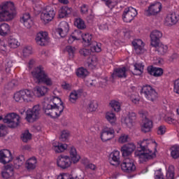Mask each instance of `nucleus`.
<instances>
[{"mask_svg":"<svg viewBox=\"0 0 179 179\" xmlns=\"http://www.w3.org/2000/svg\"><path fill=\"white\" fill-rule=\"evenodd\" d=\"M157 152V143L153 140L144 139L139 142L134 152L135 157H138L140 163H145L156 157Z\"/></svg>","mask_w":179,"mask_h":179,"instance_id":"1","label":"nucleus"},{"mask_svg":"<svg viewBox=\"0 0 179 179\" xmlns=\"http://www.w3.org/2000/svg\"><path fill=\"white\" fill-rule=\"evenodd\" d=\"M16 16L15 3L12 1H5L0 6V22H9Z\"/></svg>","mask_w":179,"mask_h":179,"instance_id":"2","label":"nucleus"},{"mask_svg":"<svg viewBox=\"0 0 179 179\" xmlns=\"http://www.w3.org/2000/svg\"><path fill=\"white\" fill-rule=\"evenodd\" d=\"M32 76L36 79L38 83H44L47 86H52V80L45 71L44 66L39 65L32 71Z\"/></svg>","mask_w":179,"mask_h":179,"instance_id":"3","label":"nucleus"},{"mask_svg":"<svg viewBox=\"0 0 179 179\" xmlns=\"http://www.w3.org/2000/svg\"><path fill=\"white\" fill-rule=\"evenodd\" d=\"M13 99L17 103H31L34 101V92L29 89L22 90L14 94Z\"/></svg>","mask_w":179,"mask_h":179,"instance_id":"4","label":"nucleus"},{"mask_svg":"<svg viewBox=\"0 0 179 179\" xmlns=\"http://www.w3.org/2000/svg\"><path fill=\"white\" fill-rule=\"evenodd\" d=\"M2 120L3 122L7 124L9 128H16L20 124V116L15 113L7 114L4 118L0 116V121Z\"/></svg>","mask_w":179,"mask_h":179,"instance_id":"5","label":"nucleus"},{"mask_svg":"<svg viewBox=\"0 0 179 179\" xmlns=\"http://www.w3.org/2000/svg\"><path fill=\"white\" fill-rule=\"evenodd\" d=\"M55 17V10L50 6H47L41 13V20L45 24L50 23Z\"/></svg>","mask_w":179,"mask_h":179,"instance_id":"6","label":"nucleus"},{"mask_svg":"<svg viewBox=\"0 0 179 179\" xmlns=\"http://www.w3.org/2000/svg\"><path fill=\"white\" fill-rule=\"evenodd\" d=\"M141 96H144L150 101H155L157 99V92L149 85L143 86L141 90Z\"/></svg>","mask_w":179,"mask_h":179,"instance_id":"7","label":"nucleus"},{"mask_svg":"<svg viewBox=\"0 0 179 179\" xmlns=\"http://www.w3.org/2000/svg\"><path fill=\"white\" fill-rule=\"evenodd\" d=\"M44 111L46 115H49L51 118H58L64 111V106L57 108L53 105H47L46 107L44 108Z\"/></svg>","mask_w":179,"mask_h":179,"instance_id":"8","label":"nucleus"},{"mask_svg":"<svg viewBox=\"0 0 179 179\" xmlns=\"http://www.w3.org/2000/svg\"><path fill=\"white\" fill-rule=\"evenodd\" d=\"M40 105L34 106L31 109H29L26 113V120L28 122H34L36 120H38L40 117Z\"/></svg>","mask_w":179,"mask_h":179,"instance_id":"9","label":"nucleus"},{"mask_svg":"<svg viewBox=\"0 0 179 179\" xmlns=\"http://www.w3.org/2000/svg\"><path fill=\"white\" fill-rule=\"evenodd\" d=\"M121 169L124 173H132L136 170V166L134 159L131 157L125 158L121 163Z\"/></svg>","mask_w":179,"mask_h":179,"instance_id":"10","label":"nucleus"},{"mask_svg":"<svg viewBox=\"0 0 179 179\" xmlns=\"http://www.w3.org/2000/svg\"><path fill=\"white\" fill-rule=\"evenodd\" d=\"M138 15V11L133 7H127L124 8L122 19L125 23H131L135 17Z\"/></svg>","mask_w":179,"mask_h":179,"instance_id":"11","label":"nucleus"},{"mask_svg":"<svg viewBox=\"0 0 179 179\" xmlns=\"http://www.w3.org/2000/svg\"><path fill=\"white\" fill-rule=\"evenodd\" d=\"M115 136V131L113 127H103L101 132V139L102 142H107V141H110Z\"/></svg>","mask_w":179,"mask_h":179,"instance_id":"12","label":"nucleus"},{"mask_svg":"<svg viewBox=\"0 0 179 179\" xmlns=\"http://www.w3.org/2000/svg\"><path fill=\"white\" fill-rule=\"evenodd\" d=\"M72 164V161H71V158L66 155H60L57 157V165L60 169H68V167L71 166Z\"/></svg>","mask_w":179,"mask_h":179,"instance_id":"13","label":"nucleus"},{"mask_svg":"<svg viewBox=\"0 0 179 179\" xmlns=\"http://www.w3.org/2000/svg\"><path fill=\"white\" fill-rule=\"evenodd\" d=\"M150 37L152 47H157L160 43V38L163 37V34L159 30H154L151 32Z\"/></svg>","mask_w":179,"mask_h":179,"instance_id":"14","label":"nucleus"},{"mask_svg":"<svg viewBox=\"0 0 179 179\" xmlns=\"http://www.w3.org/2000/svg\"><path fill=\"white\" fill-rule=\"evenodd\" d=\"M36 43L38 45L44 46L48 44V33L45 31H41L36 34Z\"/></svg>","mask_w":179,"mask_h":179,"instance_id":"15","label":"nucleus"},{"mask_svg":"<svg viewBox=\"0 0 179 179\" xmlns=\"http://www.w3.org/2000/svg\"><path fill=\"white\" fill-rule=\"evenodd\" d=\"M11 160H13V158L9 150L4 149L0 150V163L7 164V163H10Z\"/></svg>","mask_w":179,"mask_h":179,"instance_id":"16","label":"nucleus"},{"mask_svg":"<svg viewBox=\"0 0 179 179\" xmlns=\"http://www.w3.org/2000/svg\"><path fill=\"white\" fill-rule=\"evenodd\" d=\"M132 45L134 47V51L137 55H141L143 54L145 43L141 39H134L132 41Z\"/></svg>","mask_w":179,"mask_h":179,"instance_id":"17","label":"nucleus"},{"mask_svg":"<svg viewBox=\"0 0 179 179\" xmlns=\"http://www.w3.org/2000/svg\"><path fill=\"white\" fill-rule=\"evenodd\" d=\"M56 31L60 37H65L69 32V24H68L66 21H62L58 28L56 29Z\"/></svg>","mask_w":179,"mask_h":179,"instance_id":"18","label":"nucleus"},{"mask_svg":"<svg viewBox=\"0 0 179 179\" xmlns=\"http://www.w3.org/2000/svg\"><path fill=\"white\" fill-rule=\"evenodd\" d=\"M160 10H162V3L157 2L148 7V9L145 10V14H147L148 16L157 15Z\"/></svg>","mask_w":179,"mask_h":179,"instance_id":"19","label":"nucleus"},{"mask_svg":"<svg viewBox=\"0 0 179 179\" xmlns=\"http://www.w3.org/2000/svg\"><path fill=\"white\" fill-rule=\"evenodd\" d=\"M179 20V17L176 13H172L166 15L164 20L165 26H174Z\"/></svg>","mask_w":179,"mask_h":179,"instance_id":"20","label":"nucleus"},{"mask_svg":"<svg viewBox=\"0 0 179 179\" xmlns=\"http://www.w3.org/2000/svg\"><path fill=\"white\" fill-rule=\"evenodd\" d=\"M20 22L23 24L24 27L30 29L34 24L33 19L29 13L23 14L20 18Z\"/></svg>","mask_w":179,"mask_h":179,"instance_id":"21","label":"nucleus"},{"mask_svg":"<svg viewBox=\"0 0 179 179\" xmlns=\"http://www.w3.org/2000/svg\"><path fill=\"white\" fill-rule=\"evenodd\" d=\"M148 73L151 76H154L155 78H160L164 73V70L159 67H155L153 66H150L147 69Z\"/></svg>","mask_w":179,"mask_h":179,"instance_id":"22","label":"nucleus"},{"mask_svg":"<svg viewBox=\"0 0 179 179\" xmlns=\"http://www.w3.org/2000/svg\"><path fill=\"white\" fill-rule=\"evenodd\" d=\"M82 93H83V90L82 89L73 90L69 94V100L70 103L75 104L80 96H82Z\"/></svg>","mask_w":179,"mask_h":179,"instance_id":"23","label":"nucleus"},{"mask_svg":"<svg viewBox=\"0 0 179 179\" xmlns=\"http://www.w3.org/2000/svg\"><path fill=\"white\" fill-rule=\"evenodd\" d=\"M109 161L112 166L120 165V151L115 150L109 155Z\"/></svg>","mask_w":179,"mask_h":179,"instance_id":"24","label":"nucleus"},{"mask_svg":"<svg viewBox=\"0 0 179 179\" xmlns=\"http://www.w3.org/2000/svg\"><path fill=\"white\" fill-rule=\"evenodd\" d=\"M136 149V146L135 144L131 143L129 144L124 145L123 147H122V152L123 156H129L134 150Z\"/></svg>","mask_w":179,"mask_h":179,"instance_id":"25","label":"nucleus"},{"mask_svg":"<svg viewBox=\"0 0 179 179\" xmlns=\"http://www.w3.org/2000/svg\"><path fill=\"white\" fill-rule=\"evenodd\" d=\"M112 78H127V68H117L115 69L112 74Z\"/></svg>","mask_w":179,"mask_h":179,"instance_id":"26","label":"nucleus"},{"mask_svg":"<svg viewBox=\"0 0 179 179\" xmlns=\"http://www.w3.org/2000/svg\"><path fill=\"white\" fill-rule=\"evenodd\" d=\"M153 128V122L148 118H145L143 121V125L141 126V131L146 134L150 132Z\"/></svg>","mask_w":179,"mask_h":179,"instance_id":"27","label":"nucleus"},{"mask_svg":"<svg viewBox=\"0 0 179 179\" xmlns=\"http://www.w3.org/2000/svg\"><path fill=\"white\" fill-rule=\"evenodd\" d=\"M70 159L73 163H78L80 160V155L78 154V151H76V148L73 146L70 148L69 150Z\"/></svg>","mask_w":179,"mask_h":179,"instance_id":"28","label":"nucleus"},{"mask_svg":"<svg viewBox=\"0 0 179 179\" xmlns=\"http://www.w3.org/2000/svg\"><path fill=\"white\" fill-rule=\"evenodd\" d=\"M52 146L53 150H55L56 153H61L62 152H65V150L68 149V145L62 144L57 141L52 143Z\"/></svg>","mask_w":179,"mask_h":179,"instance_id":"29","label":"nucleus"},{"mask_svg":"<svg viewBox=\"0 0 179 179\" xmlns=\"http://www.w3.org/2000/svg\"><path fill=\"white\" fill-rule=\"evenodd\" d=\"M80 34L81 35H78V37H82L83 44H84L85 47H89V45L92 43V38H93V36L89 33L82 34V31H80Z\"/></svg>","mask_w":179,"mask_h":179,"instance_id":"30","label":"nucleus"},{"mask_svg":"<svg viewBox=\"0 0 179 179\" xmlns=\"http://www.w3.org/2000/svg\"><path fill=\"white\" fill-rule=\"evenodd\" d=\"M71 13L72 8L64 6L59 11V17H60L61 19H64V17H66L68 15H71Z\"/></svg>","mask_w":179,"mask_h":179,"instance_id":"31","label":"nucleus"},{"mask_svg":"<svg viewBox=\"0 0 179 179\" xmlns=\"http://www.w3.org/2000/svg\"><path fill=\"white\" fill-rule=\"evenodd\" d=\"M135 120H136V113L134 112L129 113L127 117L124 119V124H126L127 127H131Z\"/></svg>","mask_w":179,"mask_h":179,"instance_id":"32","label":"nucleus"},{"mask_svg":"<svg viewBox=\"0 0 179 179\" xmlns=\"http://www.w3.org/2000/svg\"><path fill=\"white\" fill-rule=\"evenodd\" d=\"M76 75L78 78L85 79L87 76H89V71L84 67H79L76 70Z\"/></svg>","mask_w":179,"mask_h":179,"instance_id":"33","label":"nucleus"},{"mask_svg":"<svg viewBox=\"0 0 179 179\" xmlns=\"http://www.w3.org/2000/svg\"><path fill=\"white\" fill-rule=\"evenodd\" d=\"M36 164H37V159H36V157H32L27 161L25 166L27 170H34V169H36Z\"/></svg>","mask_w":179,"mask_h":179,"instance_id":"34","label":"nucleus"},{"mask_svg":"<svg viewBox=\"0 0 179 179\" xmlns=\"http://www.w3.org/2000/svg\"><path fill=\"white\" fill-rule=\"evenodd\" d=\"M34 91L37 97H41L48 92V87L45 86H38L35 88Z\"/></svg>","mask_w":179,"mask_h":179,"instance_id":"35","label":"nucleus"},{"mask_svg":"<svg viewBox=\"0 0 179 179\" xmlns=\"http://www.w3.org/2000/svg\"><path fill=\"white\" fill-rule=\"evenodd\" d=\"M49 105H52L53 107H57V108H59V107H64L62 100H61L58 96L53 97Z\"/></svg>","mask_w":179,"mask_h":179,"instance_id":"36","label":"nucleus"},{"mask_svg":"<svg viewBox=\"0 0 179 179\" xmlns=\"http://www.w3.org/2000/svg\"><path fill=\"white\" fill-rule=\"evenodd\" d=\"M8 47H10V48H17V47L20 45V43L19 42V41H17V39H16L13 36H10L8 38Z\"/></svg>","mask_w":179,"mask_h":179,"instance_id":"37","label":"nucleus"},{"mask_svg":"<svg viewBox=\"0 0 179 179\" xmlns=\"http://www.w3.org/2000/svg\"><path fill=\"white\" fill-rule=\"evenodd\" d=\"M87 65L90 69H94L97 66V58L96 57H90L87 60Z\"/></svg>","mask_w":179,"mask_h":179,"instance_id":"38","label":"nucleus"},{"mask_svg":"<svg viewBox=\"0 0 179 179\" xmlns=\"http://www.w3.org/2000/svg\"><path fill=\"white\" fill-rule=\"evenodd\" d=\"M79 36H81L80 30L74 31V33H73L68 39L69 44H72L76 40H80Z\"/></svg>","mask_w":179,"mask_h":179,"instance_id":"39","label":"nucleus"},{"mask_svg":"<svg viewBox=\"0 0 179 179\" xmlns=\"http://www.w3.org/2000/svg\"><path fill=\"white\" fill-rule=\"evenodd\" d=\"M10 31V27L6 23L0 24V36H6Z\"/></svg>","mask_w":179,"mask_h":179,"instance_id":"40","label":"nucleus"},{"mask_svg":"<svg viewBox=\"0 0 179 179\" xmlns=\"http://www.w3.org/2000/svg\"><path fill=\"white\" fill-rule=\"evenodd\" d=\"M13 163L15 169H19L20 167H22V166H23V164L24 163V157L23 155L17 157L13 160Z\"/></svg>","mask_w":179,"mask_h":179,"instance_id":"41","label":"nucleus"},{"mask_svg":"<svg viewBox=\"0 0 179 179\" xmlns=\"http://www.w3.org/2000/svg\"><path fill=\"white\" fill-rule=\"evenodd\" d=\"M154 48H156L159 55H164V54L167 52V50H169V47L167 45H163V43H160V42L157 46Z\"/></svg>","mask_w":179,"mask_h":179,"instance_id":"42","label":"nucleus"},{"mask_svg":"<svg viewBox=\"0 0 179 179\" xmlns=\"http://www.w3.org/2000/svg\"><path fill=\"white\" fill-rule=\"evenodd\" d=\"M143 73V66L141 63H136L134 64V71L133 74L138 76L139 75H142Z\"/></svg>","mask_w":179,"mask_h":179,"instance_id":"43","label":"nucleus"},{"mask_svg":"<svg viewBox=\"0 0 179 179\" xmlns=\"http://www.w3.org/2000/svg\"><path fill=\"white\" fill-rule=\"evenodd\" d=\"M171 156L173 159H179V145H175L171 148Z\"/></svg>","mask_w":179,"mask_h":179,"instance_id":"44","label":"nucleus"},{"mask_svg":"<svg viewBox=\"0 0 179 179\" xmlns=\"http://www.w3.org/2000/svg\"><path fill=\"white\" fill-rule=\"evenodd\" d=\"M90 45H91V51L92 52H101V43L94 41V42H91V44Z\"/></svg>","mask_w":179,"mask_h":179,"instance_id":"45","label":"nucleus"},{"mask_svg":"<svg viewBox=\"0 0 179 179\" xmlns=\"http://www.w3.org/2000/svg\"><path fill=\"white\" fill-rule=\"evenodd\" d=\"M106 118L111 125H113V124H115V122L117 121V117H115V114L111 112H107L106 114Z\"/></svg>","mask_w":179,"mask_h":179,"instance_id":"46","label":"nucleus"},{"mask_svg":"<svg viewBox=\"0 0 179 179\" xmlns=\"http://www.w3.org/2000/svg\"><path fill=\"white\" fill-rule=\"evenodd\" d=\"M1 176L3 177V178L5 179L12 178V177L13 176V169L10 168L4 170L1 173Z\"/></svg>","mask_w":179,"mask_h":179,"instance_id":"47","label":"nucleus"},{"mask_svg":"<svg viewBox=\"0 0 179 179\" xmlns=\"http://www.w3.org/2000/svg\"><path fill=\"white\" fill-rule=\"evenodd\" d=\"M75 26L80 29V30H83V29H86V24H85V21L82 20V18H76L74 22Z\"/></svg>","mask_w":179,"mask_h":179,"instance_id":"48","label":"nucleus"},{"mask_svg":"<svg viewBox=\"0 0 179 179\" xmlns=\"http://www.w3.org/2000/svg\"><path fill=\"white\" fill-rule=\"evenodd\" d=\"M109 8V9H113L114 7L117 6L118 5V2H120V0H102Z\"/></svg>","mask_w":179,"mask_h":179,"instance_id":"49","label":"nucleus"},{"mask_svg":"<svg viewBox=\"0 0 179 179\" xmlns=\"http://www.w3.org/2000/svg\"><path fill=\"white\" fill-rule=\"evenodd\" d=\"M31 54H33V48L31 46H25L23 48L22 55L24 57V58L31 55Z\"/></svg>","mask_w":179,"mask_h":179,"instance_id":"50","label":"nucleus"},{"mask_svg":"<svg viewBox=\"0 0 179 179\" xmlns=\"http://www.w3.org/2000/svg\"><path fill=\"white\" fill-rule=\"evenodd\" d=\"M110 107H112L114 111H116L117 113H118V111L121 110V104L117 101H115V100L111 101L110 103Z\"/></svg>","mask_w":179,"mask_h":179,"instance_id":"51","label":"nucleus"},{"mask_svg":"<svg viewBox=\"0 0 179 179\" xmlns=\"http://www.w3.org/2000/svg\"><path fill=\"white\" fill-rule=\"evenodd\" d=\"M97 107H99V105L96 101H91L88 105V109L90 111H96V110H97Z\"/></svg>","mask_w":179,"mask_h":179,"instance_id":"52","label":"nucleus"},{"mask_svg":"<svg viewBox=\"0 0 179 179\" xmlns=\"http://www.w3.org/2000/svg\"><path fill=\"white\" fill-rule=\"evenodd\" d=\"M66 51L68 52L70 57H73V55H75V52H76V48L75 47L69 45L66 47Z\"/></svg>","mask_w":179,"mask_h":179,"instance_id":"53","label":"nucleus"},{"mask_svg":"<svg viewBox=\"0 0 179 179\" xmlns=\"http://www.w3.org/2000/svg\"><path fill=\"white\" fill-rule=\"evenodd\" d=\"M164 121L165 122H167V124H176V122H177V120H176L172 115L169 116L167 115L164 117Z\"/></svg>","mask_w":179,"mask_h":179,"instance_id":"54","label":"nucleus"},{"mask_svg":"<svg viewBox=\"0 0 179 179\" xmlns=\"http://www.w3.org/2000/svg\"><path fill=\"white\" fill-rule=\"evenodd\" d=\"M21 139L24 142H27L28 141H30L31 139V134L28 131L22 134V136H21Z\"/></svg>","mask_w":179,"mask_h":179,"instance_id":"55","label":"nucleus"},{"mask_svg":"<svg viewBox=\"0 0 179 179\" xmlns=\"http://www.w3.org/2000/svg\"><path fill=\"white\" fill-rule=\"evenodd\" d=\"M90 52H92V49L83 48L80 50V55H83V57H88L90 55Z\"/></svg>","mask_w":179,"mask_h":179,"instance_id":"56","label":"nucleus"},{"mask_svg":"<svg viewBox=\"0 0 179 179\" xmlns=\"http://www.w3.org/2000/svg\"><path fill=\"white\" fill-rule=\"evenodd\" d=\"M61 138L62 141H63V142H65V141H66V139L69 138V131L67 130L63 131L61 134Z\"/></svg>","mask_w":179,"mask_h":179,"instance_id":"57","label":"nucleus"},{"mask_svg":"<svg viewBox=\"0 0 179 179\" xmlns=\"http://www.w3.org/2000/svg\"><path fill=\"white\" fill-rule=\"evenodd\" d=\"M87 12H89V7L86 4H83L80 6V13L82 15H87Z\"/></svg>","mask_w":179,"mask_h":179,"instance_id":"58","label":"nucleus"},{"mask_svg":"<svg viewBox=\"0 0 179 179\" xmlns=\"http://www.w3.org/2000/svg\"><path fill=\"white\" fill-rule=\"evenodd\" d=\"M166 126L161 125L158 127L157 134L158 135H164L166 134Z\"/></svg>","mask_w":179,"mask_h":179,"instance_id":"59","label":"nucleus"},{"mask_svg":"<svg viewBox=\"0 0 179 179\" xmlns=\"http://www.w3.org/2000/svg\"><path fill=\"white\" fill-rule=\"evenodd\" d=\"M128 141V135L122 134L121 136L119 138V143H125V142Z\"/></svg>","mask_w":179,"mask_h":179,"instance_id":"60","label":"nucleus"},{"mask_svg":"<svg viewBox=\"0 0 179 179\" xmlns=\"http://www.w3.org/2000/svg\"><path fill=\"white\" fill-rule=\"evenodd\" d=\"M62 87L64 90H71V89H72V85L66 82H64L62 84Z\"/></svg>","mask_w":179,"mask_h":179,"instance_id":"61","label":"nucleus"},{"mask_svg":"<svg viewBox=\"0 0 179 179\" xmlns=\"http://www.w3.org/2000/svg\"><path fill=\"white\" fill-rule=\"evenodd\" d=\"M6 134V127L3 124H0V136H5Z\"/></svg>","mask_w":179,"mask_h":179,"instance_id":"62","label":"nucleus"},{"mask_svg":"<svg viewBox=\"0 0 179 179\" xmlns=\"http://www.w3.org/2000/svg\"><path fill=\"white\" fill-rule=\"evenodd\" d=\"M173 90L175 93L179 94V78L174 82V88Z\"/></svg>","mask_w":179,"mask_h":179,"instance_id":"63","label":"nucleus"},{"mask_svg":"<svg viewBox=\"0 0 179 179\" xmlns=\"http://www.w3.org/2000/svg\"><path fill=\"white\" fill-rule=\"evenodd\" d=\"M57 179H71V176L68 173H60L57 176Z\"/></svg>","mask_w":179,"mask_h":179,"instance_id":"64","label":"nucleus"}]
</instances>
